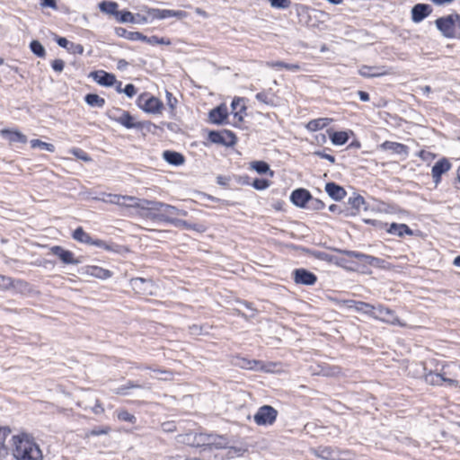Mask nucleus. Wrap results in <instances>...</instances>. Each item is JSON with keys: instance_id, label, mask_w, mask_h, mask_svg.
Returning <instances> with one entry per match:
<instances>
[{"instance_id": "59", "label": "nucleus", "mask_w": 460, "mask_h": 460, "mask_svg": "<svg viewBox=\"0 0 460 460\" xmlns=\"http://www.w3.org/2000/svg\"><path fill=\"white\" fill-rule=\"evenodd\" d=\"M51 66L56 72H62L65 66V62L62 59H55L52 62Z\"/></svg>"}, {"instance_id": "24", "label": "nucleus", "mask_w": 460, "mask_h": 460, "mask_svg": "<svg viewBox=\"0 0 460 460\" xmlns=\"http://www.w3.org/2000/svg\"><path fill=\"white\" fill-rule=\"evenodd\" d=\"M325 191L334 200H341L346 196V190L335 182H328Z\"/></svg>"}, {"instance_id": "47", "label": "nucleus", "mask_w": 460, "mask_h": 460, "mask_svg": "<svg viewBox=\"0 0 460 460\" xmlns=\"http://www.w3.org/2000/svg\"><path fill=\"white\" fill-rule=\"evenodd\" d=\"M349 204H350L352 208L359 209L362 206L365 205V199L362 196L356 195L354 197L349 198Z\"/></svg>"}, {"instance_id": "17", "label": "nucleus", "mask_w": 460, "mask_h": 460, "mask_svg": "<svg viewBox=\"0 0 460 460\" xmlns=\"http://www.w3.org/2000/svg\"><path fill=\"white\" fill-rule=\"evenodd\" d=\"M290 200L296 207L305 208L311 200V193L305 189H296L291 193Z\"/></svg>"}, {"instance_id": "13", "label": "nucleus", "mask_w": 460, "mask_h": 460, "mask_svg": "<svg viewBox=\"0 0 460 460\" xmlns=\"http://www.w3.org/2000/svg\"><path fill=\"white\" fill-rule=\"evenodd\" d=\"M311 452L317 457L323 460H342V452L337 448L320 446L318 447L311 448Z\"/></svg>"}, {"instance_id": "43", "label": "nucleus", "mask_w": 460, "mask_h": 460, "mask_svg": "<svg viewBox=\"0 0 460 460\" xmlns=\"http://www.w3.org/2000/svg\"><path fill=\"white\" fill-rule=\"evenodd\" d=\"M116 413L118 419L121 421H126L132 424L137 422V418L133 414L129 413L127 410H118Z\"/></svg>"}, {"instance_id": "29", "label": "nucleus", "mask_w": 460, "mask_h": 460, "mask_svg": "<svg viewBox=\"0 0 460 460\" xmlns=\"http://www.w3.org/2000/svg\"><path fill=\"white\" fill-rule=\"evenodd\" d=\"M163 157L167 163L172 165L178 166L181 165L184 163V156L178 152L169 150L164 151L163 154Z\"/></svg>"}, {"instance_id": "16", "label": "nucleus", "mask_w": 460, "mask_h": 460, "mask_svg": "<svg viewBox=\"0 0 460 460\" xmlns=\"http://www.w3.org/2000/svg\"><path fill=\"white\" fill-rule=\"evenodd\" d=\"M451 168V164L449 161L446 158H442L438 160L435 164L433 165L431 169V175L433 178V181L436 184H438L440 180L442 174L449 171Z\"/></svg>"}, {"instance_id": "27", "label": "nucleus", "mask_w": 460, "mask_h": 460, "mask_svg": "<svg viewBox=\"0 0 460 460\" xmlns=\"http://www.w3.org/2000/svg\"><path fill=\"white\" fill-rule=\"evenodd\" d=\"M0 133H1V136L7 138L10 142H13V143L17 142V143L25 144L28 140L27 137L18 130H11V129L4 128V129H2L0 131Z\"/></svg>"}, {"instance_id": "23", "label": "nucleus", "mask_w": 460, "mask_h": 460, "mask_svg": "<svg viewBox=\"0 0 460 460\" xmlns=\"http://www.w3.org/2000/svg\"><path fill=\"white\" fill-rule=\"evenodd\" d=\"M83 270L84 274L100 279H107L112 275L109 270L94 265L85 266Z\"/></svg>"}, {"instance_id": "12", "label": "nucleus", "mask_w": 460, "mask_h": 460, "mask_svg": "<svg viewBox=\"0 0 460 460\" xmlns=\"http://www.w3.org/2000/svg\"><path fill=\"white\" fill-rule=\"evenodd\" d=\"M208 139L215 144H221L226 146H234L236 143L235 135L230 130L210 131Z\"/></svg>"}, {"instance_id": "60", "label": "nucleus", "mask_w": 460, "mask_h": 460, "mask_svg": "<svg viewBox=\"0 0 460 460\" xmlns=\"http://www.w3.org/2000/svg\"><path fill=\"white\" fill-rule=\"evenodd\" d=\"M173 226L182 229H190V223L181 219H177L176 221H174Z\"/></svg>"}, {"instance_id": "15", "label": "nucleus", "mask_w": 460, "mask_h": 460, "mask_svg": "<svg viewBox=\"0 0 460 460\" xmlns=\"http://www.w3.org/2000/svg\"><path fill=\"white\" fill-rule=\"evenodd\" d=\"M52 254L56 255L65 264L77 265L81 262L79 259H76L74 253L68 250L64 249L59 245H55L50 248Z\"/></svg>"}, {"instance_id": "38", "label": "nucleus", "mask_w": 460, "mask_h": 460, "mask_svg": "<svg viewBox=\"0 0 460 460\" xmlns=\"http://www.w3.org/2000/svg\"><path fill=\"white\" fill-rule=\"evenodd\" d=\"M355 310L374 317L376 307L368 303L355 302Z\"/></svg>"}, {"instance_id": "56", "label": "nucleus", "mask_w": 460, "mask_h": 460, "mask_svg": "<svg viewBox=\"0 0 460 460\" xmlns=\"http://www.w3.org/2000/svg\"><path fill=\"white\" fill-rule=\"evenodd\" d=\"M314 155L319 156L323 159L328 160L330 163L334 164L335 163V157L333 155H331L329 154H326L324 151H315L314 153Z\"/></svg>"}, {"instance_id": "40", "label": "nucleus", "mask_w": 460, "mask_h": 460, "mask_svg": "<svg viewBox=\"0 0 460 460\" xmlns=\"http://www.w3.org/2000/svg\"><path fill=\"white\" fill-rule=\"evenodd\" d=\"M251 168L255 170L258 173L263 174L268 172H270V175L273 174V172L270 171L269 164L263 161H254L251 163Z\"/></svg>"}, {"instance_id": "28", "label": "nucleus", "mask_w": 460, "mask_h": 460, "mask_svg": "<svg viewBox=\"0 0 460 460\" xmlns=\"http://www.w3.org/2000/svg\"><path fill=\"white\" fill-rule=\"evenodd\" d=\"M95 199L102 200L105 203L115 204L119 206H124L126 200H134L131 198H125L124 195L118 194H104V197L102 199L95 198Z\"/></svg>"}, {"instance_id": "14", "label": "nucleus", "mask_w": 460, "mask_h": 460, "mask_svg": "<svg viewBox=\"0 0 460 460\" xmlns=\"http://www.w3.org/2000/svg\"><path fill=\"white\" fill-rule=\"evenodd\" d=\"M292 276L296 284L313 286L317 281L315 274L303 268L296 269Z\"/></svg>"}, {"instance_id": "34", "label": "nucleus", "mask_w": 460, "mask_h": 460, "mask_svg": "<svg viewBox=\"0 0 460 460\" xmlns=\"http://www.w3.org/2000/svg\"><path fill=\"white\" fill-rule=\"evenodd\" d=\"M84 101L91 107L102 108L105 104V100L96 93L86 94Z\"/></svg>"}, {"instance_id": "63", "label": "nucleus", "mask_w": 460, "mask_h": 460, "mask_svg": "<svg viewBox=\"0 0 460 460\" xmlns=\"http://www.w3.org/2000/svg\"><path fill=\"white\" fill-rule=\"evenodd\" d=\"M41 6L57 9V3L56 0H42Z\"/></svg>"}, {"instance_id": "1", "label": "nucleus", "mask_w": 460, "mask_h": 460, "mask_svg": "<svg viewBox=\"0 0 460 460\" xmlns=\"http://www.w3.org/2000/svg\"><path fill=\"white\" fill-rule=\"evenodd\" d=\"M13 455L16 460H43L42 451L28 433L13 436Z\"/></svg>"}, {"instance_id": "9", "label": "nucleus", "mask_w": 460, "mask_h": 460, "mask_svg": "<svg viewBox=\"0 0 460 460\" xmlns=\"http://www.w3.org/2000/svg\"><path fill=\"white\" fill-rule=\"evenodd\" d=\"M131 288L139 295L148 296L153 295L155 290V286L152 279L144 278H133L129 281Z\"/></svg>"}, {"instance_id": "64", "label": "nucleus", "mask_w": 460, "mask_h": 460, "mask_svg": "<svg viewBox=\"0 0 460 460\" xmlns=\"http://www.w3.org/2000/svg\"><path fill=\"white\" fill-rule=\"evenodd\" d=\"M199 233H203L206 231L205 226L201 224H190V229Z\"/></svg>"}, {"instance_id": "53", "label": "nucleus", "mask_w": 460, "mask_h": 460, "mask_svg": "<svg viewBox=\"0 0 460 460\" xmlns=\"http://www.w3.org/2000/svg\"><path fill=\"white\" fill-rule=\"evenodd\" d=\"M89 244L90 245L97 246L99 248H102V249H104V250H107V251L111 250V247L110 244H108L107 243H105L104 241L100 240V239H93L92 238V242H90Z\"/></svg>"}, {"instance_id": "5", "label": "nucleus", "mask_w": 460, "mask_h": 460, "mask_svg": "<svg viewBox=\"0 0 460 460\" xmlns=\"http://www.w3.org/2000/svg\"><path fill=\"white\" fill-rule=\"evenodd\" d=\"M278 417V411L270 405L261 406L253 416L258 426H271Z\"/></svg>"}, {"instance_id": "44", "label": "nucleus", "mask_w": 460, "mask_h": 460, "mask_svg": "<svg viewBox=\"0 0 460 460\" xmlns=\"http://www.w3.org/2000/svg\"><path fill=\"white\" fill-rule=\"evenodd\" d=\"M227 445L226 439L221 436H216L211 434V441L208 447L224 448Z\"/></svg>"}, {"instance_id": "31", "label": "nucleus", "mask_w": 460, "mask_h": 460, "mask_svg": "<svg viewBox=\"0 0 460 460\" xmlns=\"http://www.w3.org/2000/svg\"><path fill=\"white\" fill-rule=\"evenodd\" d=\"M332 121V119H330V118H319V119L310 120L306 124L305 128L309 131H317L319 129H322V128L327 127Z\"/></svg>"}, {"instance_id": "61", "label": "nucleus", "mask_w": 460, "mask_h": 460, "mask_svg": "<svg viewBox=\"0 0 460 460\" xmlns=\"http://www.w3.org/2000/svg\"><path fill=\"white\" fill-rule=\"evenodd\" d=\"M68 50L72 51L75 54H83L84 47L81 44L70 43V48Z\"/></svg>"}, {"instance_id": "25", "label": "nucleus", "mask_w": 460, "mask_h": 460, "mask_svg": "<svg viewBox=\"0 0 460 460\" xmlns=\"http://www.w3.org/2000/svg\"><path fill=\"white\" fill-rule=\"evenodd\" d=\"M381 148L384 150H391L394 154L402 155L404 156H407L409 154L408 146L397 142L385 141L381 145Z\"/></svg>"}, {"instance_id": "52", "label": "nucleus", "mask_w": 460, "mask_h": 460, "mask_svg": "<svg viewBox=\"0 0 460 460\" xmlns=\"http://www.w3.org/2000/svg\"><path fill=\"white\" fill-rule=\"evenodd\" d=\"M324 203L318 199H314L312 196H311V200H309L308 202V208H311V209H314V210H320V209H323L324 208Z\"/></svg>"}, {"instance_id": "22", "label": "nucleus", "mask_w": 460, "mask_h": 460, "mask_svg": "<svg viewBox=\"0 0 460 460\" xmlns=\"http://www.w3.org/2000/svg\"><path fill=\"white\" fill-rule=\"evenodd\" d=\"M432 9L429 4H417L411 9V19L414 22H420L425 19Z\"/></svg>"}, {"instance_id": "51", "label": "nucleus", "mask_w": 460, "mask_h": 460, "mask_svg": "<svg viewBox=\"0 0 460 460\" xmlns=\"http://www.w3.org/2000/svg\"><path fill=\"white\" fill-rule=\"evenodd\" d=\"M252 186L256 190H262L270 186V181L265 179H255L252 182Z\"/></svg>"}, {"instance_id": "18", "label": "nucleus", "mask_w": 460, "mask_h": 460, "mask_svg": "<svg viewBox=\"0 0 460 460\" xmlns=\"http://www.w3.org/2000/svg\"><path fill=\"white\" fill-rule=\"evenodd\" d=\"M90 76L100 85L112 86L116 83V77L113 74L107 73L103 70L94 71L90 74Z\"/></svg>"}, {"instance_id": "62", "label": "nucleus", "mask_w": 460, "mask_h": 460, "mask_svg": "<svg viewBox=\"0 0 460 460\" xmlns=\"http://www.w3.org/2000/svg\"><path fill=\"white\" fill-rule=\"evenodd\" d=\"M58 46L62 47V48H66V49H69L68 48V45H70V42L66 39V38H63V37H58L57 40H56Z\"/></svg>"}, {"instance_id": "8", "label": "nucleus", "mask_w": 460, "mask_h": 460, "mask_svg": "<svg viewBox=\"0 0 460 460\" xmlns=\"http://www.w3.org/2000/svg\"><path fill=\"white\" fill-rule=\"evenodd\" d=\"M158 206L163 208V213L154 214V218L171 223L172 225H173L174 221L178 219V216L186 217L188 214L187 211L179 209L178 208L169 204L164 203V205Z\"/></svg>"}, {"instance_id": "32", "label": "nucleus", "mask_w": 460, "mask_h": 460, "mask_svg": "<svg viewBox=\"0 0 460 460\" xmlns=\"http://www.w3.org/2000/svg\"><path fill=\"white\" fill-rule=\"evenodd\" d=\"M99 8L102 12L113 14L116 17H118L119 14V12L117 11L118 4L116 2L102 1L99 4Z\"/></svg>"}, {"instance_id": "54", "label": "nucleus", "mask_w": 460, "mask_h": 460, "mask_svg": "<svg viewBox=\"0 0 460 460\" xmlns=\"http://www.w3.org/2000/svg\"><path fill=\"white\" fill-rule=\"evenodd\" d=\"M122 93H124L128 97L131 98L137 93V90L134 84H126Z\"/></svg>"}, {"instance_id": "50", "label": "nucleus", "mask_w": 460, "mask_h": 460, "mask_svg": "<svg viewBox=\"0 0 460 460\" xmlns=\"http://www.w3.org/2000/svg\"><path fill=\"white\" fill-rule=\"evenodd\" d=\"M125 198H131L133 199L134 200H126L125 201V205L123 207H126V208H140L141 209V207L140 206H137V203H139L140 201H146V199H137L136 197H133V196H127V195H124Z\"/></svg>"}, {"instance_id": "45", "label": "nucleus", "mask_w": 460, "mask_h": 460, "mask_svg": "<svg viewBox=\"0 0 460 460\" xmlns=\"http://www.w3.org/2000/svg\"><path fill=\"white\" fill-rule=\"evenodd\" d=\"M117 19L120 22H130V23H135L136 22V20H135V17L133 15V13L129 11H123V12H119V16L117 17Z\"/></svg>"}, {"instance_id": "4", "label": "nucleus", "mask_w": 460, "mask_h": 460, "mask_svg": "<svg viewBox=\"0 0 460 460\" xmlns=\"http://www.w3.org/2000/svg\"><path fill=\"white\" fill-rule=\"evenodd\" d=\"M137 103L140 109L150 114L161 113L164 109L163 102L158 98L150 95L147 93L140 94L137 98Z\"/></svg>"}, {"instance_id": "2", "label": "nucleus", "mask_w": 460, "mask_h": 460, "mask_svg": "<svg viewBox=\"0 0 460 460\" xmlns=\"http://www.w3.org/2000/svg\"><path fill=\"white\" fill-rule=\"evenodd\" d=\"M436 26L446 38H460V14L451 13L440 17L435 22Z\"/></svg>"}, {"instance_id": "58", "label": "nucleus", "mask_w": 460, "mask_h": 460, "mask_svg": "<svg viewBox=\"0 0 460 460\" xmlns=\"http://www.w3.org/2000/svg\"><path fill=\"white\" fill-rule=\"evenodd\" d=\"M261 363L257 360L253 361H243L242 367H245L248 369H258L261 367Z\"/></svg>"}, {"instance_id": "26", "label": "nucleus", "mask_w": 460, "mask_h": 460, "mask_svg": "<svg viewBox=\"0 0 460 460\" xmlns=\"http://www.w3.org/2000/svg\"><path fill=\"white\" fill-rule=\"evenodd\" d=\"M158 205H164V203L155 200L140 201L137 204V206H140L142 210H148L150 212V217L154 218V214H162L163 208Z\"/></svg>"}, {"instance_id": "49", "label": "nucleus", "mask_w": 460, "mask_h": 460, "mask_svg": "<svg viewBox=\"0 0 460 460\" xmlns=\"http://www.w3.org/2000/svg\"><path fill=\"white\" fill-rule=\"evenodd\" d=\"M70 153L82 161L89 162L92 160L91 157L87 155V153L80 148L75 147L70 150Z\"/></svg>"}, {"instance_id": "57", "label": "nucleus", "mask_w": 460, "mask_h": 460, "mask_svg": "<svg viewBox=\"0 0 460 460\" xmlns=\"http://www.w3.org/2000/svg\"><path fill=\"white\" fill-rule=\"evenodd\" d=\"M255 98L265 104H272V100L269 99L268 94L264 92L258 93Z\"/></svg>"}, {"instance_id": "39", "label": "nucleus", "mask_w": 460, "mask_h": 460, "mask_svg": "<svg viewBox=\"0 0 460 460\" xmlns=\"http://www.w3.org/2000/svg\"><path fill=\"white\" fill-rule=\"evenodd\" d=\"M9 433V429H0V460H3L7 456V448L4 442Z\"/></svg>"}, {"instance_id": "36", "label": "nucleus", "mask_w": 460, "mask_h": 460, "mask_svg": "<svg viewBox=\"0 0 460 460\" xmlns=\"http://www.w3.org/2000/svg\"><path fill=\"white\" fill-rule=\"evenodd\" d=\"M73 238L83 243L89 244L92 242V237L81 226L77 227L73 233Z\"/></svg>"}, {"instance_id": "20", "label": "nucleus", "mask_w": 460, "mask_h": 460, "mask_svg": "<svg viewBox=\"0 0 460 460\" xmlns=\"http://www.w3.org/2000/svg\"><path fill=\"white\" fill-rule=\"evenodd\" d=\"M152 13L154 17L158 19L175 17L181 20L188 17V13L181 10L153 9Z\"/></svg>"}, {"instance_id": "37", "label": "nucleus", "mask_w": 460, "mask_h": 460, "mask_svg": "<svg viewBox=\"0 0 460 460\" xmlns=\"http://www.w3.org/2000/svg\"><path fill=\"white\" fill-rule=\"evenodd\" d=\"M330 137H331L332 143L335 146H342L349 139V136H348L347 132H345V131L332 132V134H330Z\"/></svg>"}, {"instance_id": "7", "label": "nucleus", "mask_w": 460, "mask_h": 460, "mask_svg": "<svg viewBox=\"0 0 460 460\" xmlns=\"http://www.w3.org/2000/svg\"><path fill=\"white\" fill-rule=\"evenodd\" d=\"M180 442L185 443L194 447H208L211 441V434L205 433H188L180 435Z\"/></svg>"}, {"instance_id": "41", "label": "nucleus", "mask_w": 460, "mask_h": 460, "mask_svg": "<svg viewBox=\"0 0 460 460\" xmlns=\"http://www.w3.org/2000/svg\"><path fill=\"white\" fill-rule=\"evenodd\" d=\"M31 146L32 148H40L46 150L48 152L53 153L55 152V146L50 143L43 142L40 139H32L31 140Z\"/></svg>"}, {"instance_id": "11", "label": "nucleus", "mask_w": 460, "mask_h": 460, "mask_svg": "<svg viewBox=\"0 0 460 460\" xmlns=\"http://www.w3.org/2000/svg\"><path fill=\"white\" fill-rule=\"evenodd\" d=\"M373 318L390 323L392 325L405 326V323L400 321V319L395 315L394 311L383 305H378L377 307H376Z\"/></svg>"}, {"instance_id": "46", "label": "nucleus", "mask_w": 460, "mask_h": 460, "mask_svg": "<svg viewBox=\"0 0 460 460\" xmlns=\"http://www.w3.org/2000/svg\"><path fill=\"white\" fill-rule=\"evenodd\" d=\"M110 431H111V428L109 426H102V427H98V428H94V429H91L90 431H88L86 436L87 437H89V436L95 437V436H101V435H107Z\"/></svg>"}, {"instance_id": "33", "label": "nucleus", "mask_w": 460, "mask_h": 460, "mask_svg": "<svg viewBox=\"0 0 460 460\" xmlns=\"http://www.w3.org/2000/svg\"><path fill=\"white\" fill-rule=\"evenodd\" d=\"M425 382L431 385H442L445 376L440 373L429 372L424 376Z\"/></svg>"}, {"instance_id": "48", "label": "nucleus", "mask_w": 460, "mask_h": 460, "mask_svg": "<svg viewBox=\"0 0 460 460\" xmlns=\"http://www.w3.org/2000/svg\"><path fill=\"white\" fill-rule=\"evenodd\" d=\"M273 8L288 9L291 4V0H269Z\"/></svg>"}, {"instance_id": "19", "label": "nucleus", "mask_w": 460, "mask_h": 460, "mask_svg": "<svg viewBox=\"0 0 460 460\" xmlns=\"http://www.w3.org/2000/svg\"><path fill=\"white\" fill-rule=\"evenodd\" d=\"M339 252L345 254L351 258H356L361 262L368 265H377L380 261V259L374 257L372 255L361 253L355 251H348V250H337Z\"/></svg>"}, {"instance_id": "21", "label": "nucleus", "mask_w": 460, "mask_h": 460, "mask_svg": "<svg viewBox=\"0 0 460 460\" xmlns=\"http://www.w3.org/2000/svg\"><path fill=\"white\" fill-rule=\"evenodd\" d=\"M227 115L228 112L226 106L221 104L209 111V120L214 124H224L227 119Z\"/></svg>"}, {"instance_id": "30", "label": "nucleus", "mask_w": 460, "mask_h": 460, "mask_svg": "<svg viewBox=\"0 0 460 460\" xmlns=\"http://www.w3.org/2000/svg\"><path fill=\"white\" fill-rule=\"evenodd\" d=\"M387 232L391 234L397 236H403L404 234H412V230L405 224L393 223L387 229Z\"/></svg>"}, {"instance_id": "3", "label": "nucleus", "mask_w": 460, "mask_h": 460, "mask_svg": "<svg viewBox=\"0 0 460 460\" xmlns=\"http://www.w3.org/2000/svg\"><path fill=\"white\" fill-rule=\"evenodd\" d=\"M116 33L119 37H123L129 40H141L145 41L150 45H170L171 41L168 39L165 38H158L157 36H151L147 37L141 32L138 31H128L124 28H118L116 29Z\"/></svg>"}, {"instance_id": "42", "label": "nucleus", "mask_w": 460, "mask_h": 460, "mask_svg": "<svg viewBox=\"0 0 460 460\" xmlns=\"http://www.w3.org/2000/svg\"><path fill=\"white\" fill-rule=\"evenodd\" d=\"M31 52L39 58H44L46 55L45 48L39 40H32L30 43Z\"/></svg>"}, {"instance_id": "55", "label": "nucleus", "mask_w": 460, "mask_h": 460, "mask_svg": "<svg viewBox=\"0 0 460 460\" xmlns=\"http://www.w3.org/2000/svg\"><path fill=\"white\" fill-rule=\"evenodd\" d=\"M166 101L167 105L171 108V110H174L178 101L177 99L168 91H166Z\"/></svg>"}, {"instance_id": "10", "label": "nucleus", "mask_w": 460, "mask_h": 460, "mask_svg": "<svg viewBox=\"0 0 460 460\" xmlns=\"http://www.w3.org/2000/svg\"><path fill=\"white\" fill-rule=\"evenodd\" d=\"M358 74L365 78H375L392 75L393 69L385 66L363 65L358 68Z\"/></svg>"}, {"instance_id": "6", "label": "nucleus", "mask_w": 460, "mask_h": 460, "mask_svg": "<svg viewBox=\"0 0 460 460\" xmlns=\"http://www.w3.org/2000/svg\"><path fill=\"white\" fill-rule=\"evenodd\" d=\"M116 112L118 113H111L109 115L110 119L113 121H116L117 123L122 125L126 128L131 129H142L143 128V123L140 121H137L136 118L133 117L128 111H122V110H117Z\"/></svg>"}, {"instance_id": "35", "label": "nucleus", "mask_w": 460, "mask_h": 460, "mask_svg": "<svg viewBox=\"0 0 460 460\" xmlns=\"http://www.w3.org/2000/svg\"><path fill=\"white\" fill-rule=\"evenodd\" d=\"M266 66L272 68L282 67L292 72H297L300 70V66L298 64H288L283 61L267 62Z\"/></svg>"}]
</instances>
